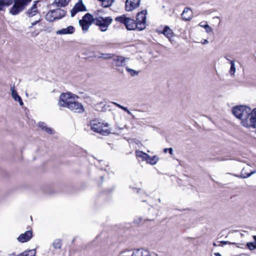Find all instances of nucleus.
Instances as JSON below:
<instances>
[{"mask_svg":"<svg viewBox=\"0 0 256 256\" xmlns=\"http://www.w3.org/2000/svg\"><path fill=\"white\" fill-rule=\"evenodd\" d=\"M114 105L115 106H116V107L124 110V112H126L128 114L130 115V116H133L132 114V112L128 110V108H126V107H124L120 104H118V103L117 102H112Z\"/></svg>","mask_w":256,"mask_h":256,"instance_id":"nucleus-27","label":"nucleus"},{"mask_svg":"<svg viewBox=\"0 0 256 256\" xmlns=\"http://www.w3.org/2000/svg\"><path fill=\"white\" fill-rule=\"evenodd\" d=\"M101 178H102V180H103V178H104V177L102 176L101 177Z\"/></svg>","mask_w":256,"mask_h":256,"instance_id":"nucleus-46","label":"nucleus"},{"mask_svg":"<svg viewBox=\"0 0 256 256\" xmlns=\"http://www.w3.org/2000/svg\"><path fill=\"white\" fill-rule=\"evenodd\" d=\"M244 169H242V172H241V174L240 175H238V174H234V176H236V177H238V178H248L250 177V176H251L253 174H254L255 172H250L248 173V174H244Z\"/></svg>","mask_w":256,"mask_h":256,"instance_id":"nucleus-26","label":"nucleus"},{"mask_svg":"<svg viewBox=\"0 0 256 256\" xmlns=\"http://www.w3.org/2000/svg\"><path fill=\"white\" fill-rule=\"evenodd\" d=\"M140 4V0H126L125 8L128 12L132 11L138 8Z\"/></svg>","mask_w":256,"mask_h":256,"instance_id":"nucleus-12","label":"nucleus"},{"mask_svg":"<svg viewBox=\"0 0 256 256\" xmlns=\"http://www.w3.org/2000/svg\"><path fill=\"white\" fill-rule=\"evenodd\" d=\"M214 254L216 256H221V254L219 252H214Z\"/></svg>","mask_w":256,"mask_h":256,"instance_id":"nucleus-40","label":"nucleus"},{"mask_svg":"<svg viewBox=\"0 0 256 256\" xmlns=\"http://www.w3.org/2000/svg\"><path fill=\"white\" fill-rule=\"evenodd\" d=\"M113 56L112 54H100V56H98V58H102L104 59H110L112 58Z\"/></svg>","mask_w":256,"mask_h":256,"instance_id":"nucleus-31","label":"nucleus"},{"mask_svg":"<svg viewBox=\"0 0 256 256\" xmlns=\"http://www.w3.org/2000/svg\"><path fill=\"white\" fill-rule=\"evenodd\" d=\"M112 18L111 16L102 17L98 16L95 18V24L100 27V29L102 32H106L107 30L108 27L112 24Z\"/></svg>","mask_w":256,"mask_h":256,"instance_id":"nucleus-5","label":"nucleus"},{"mask_svg":"<svg viewBox=\"0 0 256 256\" xmlns=\"http://www.w3.org/2000/svg\"><path fill=\"white\" fill-rule=\"evenodd\" d=\"M162 33L168 38H170L172 36L173 32L172 30L168 26H166L164 27Z\"/></svg>","mask_w":256,"mask_h":256,"instance_id":"nucleus-24","label":"nucleus"},{"mask_svg":"<svg viewBox=\"0 0 256 256\" xmlns=\"http://www.w3.org/2000/svg\"><path fill=\"white\" fill-rule=\"evenodd\" d=\"M158 160V158L156 156H150L148 155V158H146V162L150 164L154 165L156 164Z\"/></svg>","mask_w":256,"mask_h":256,"instance_id":"nucleus-22","label":"nucleus"},{"mask_svg":"<svg viewBox=\"0 0 256 256\" xmlns=\"http://www.w3.org/2000/svg\"><path fill=\"white\" fill-rule=\"evenodd\" d=\"M220 242L222 244H234V245H236L238 248H242V247H240V246H238V244H236V242H230L228 241H221Z\"/></svg>","mask_w":256,"mask_h":256,"instance_id":"nucleus-36","label":"nucleus"},{"mask_svg":"<svg viewBox=\"0 0 256 256\" xmlns=\"http://www.w3.org/2000/svg\"><path fill=\"white\" fill-rule=\"evenodd\" d=\"M126 70L128 72L130 73L132 76H137L139 73L138 72L136 71L133 69L130 68L128 67L126 68Z\"/></svg>","mask_w":256,"mask_h":256,"instance_id":"nucleus-32","label":"nucleus"},{"mask_svg":"<svg viewBox=\"0 0 256 256\" xmlns=\"http://www.w3.org/2000/svg\"><path fill=\"white\" fill-rule=\"evenodd\" d=\"M66 11L61 8H56L52 10V14L53 13V16L55 20L60 19L64 17L66 14Z\"/></svg>","mask_w":256,"mask_h":256,"instance_id":"nucleus-14","label":"nucleus"},{"mask_svg":"<svg viewBox=\"0 0 256 256\" xmlns=\"http://www.w3.org/2000/svg\"><path fill=\"white\" fill-rule=\"evenodd\" d=\"M38 126L49 134H52L54 133V130L48 127L44 122H40L38 123Z\"/></svg>","mask_w":256,"mask_h":256,"instance_id":"nucleus-19","label":"nucleus"},{"mask_svg":"<svg viewBox=\"0 0 256 256\" xmlns=\"http://www.w3.org/2000/svg\"><path fill=\"white\" fill-rule=\"evenodd\" d=\"M74 96L71 92L62 93L60 96L58 104L60 106L67 108L68 104H70L74 100L72 96Z\"/></svg>","mask_w":256,"mask_h":256,"instance_id":"nucleus-8","label":"nucleus"},{"mask_svg":"<svg viewBox=\"0 0 256 256\" xmlns=\"http://www.w3.org/2000/svg\"><path fill=\"white\" fill-rule=\"evenodd\" d=\"M86 8L82 0H79L70 11L71 16L74 17L79 12H86Z\"/></svg>","mask_w":256,"mask_h":256,"instance_id":"nucleus-11","label":"nucleus"},{"mask_svg":"<svg viewBox=\"0 0 256 256\" xmlns=\"http://www.w3.org/2000/svg\"><path fill=\"white\" fill-rule=\"evenodd\" d=\"M246 246L250 250L256 249V244L254 242H247Z\"/></svg>","mask_w":256,"mask_h":256,"instance_id":"nucleus-33","label":"nucleus"},{"mask_svg":"<svg viewBox=\"0 0 256 256\" xmlns=\"http://www.w3.org/2000/svg\"><path fill=\"white\" fill-rule=\"evenodd\" d=\"M74 28L72 26H70L66 28H62L58 30L56 33L57 34H68L74 33Z\"/></svg>","mask_w":256,"mask_h":256,"instance_id":"nucleus-16","label":"nucleus"},{"mask_svg":"<svg viewBox=\"0 0 256 256\" xmlns=\"http://www.w3.org/2000/svg\"><path fill=\"white\" fill-rule=\"evenodd\" d=\"M232 112L236 118L241 120V124L244 126L251 127L252 110L250 108L242 105L237 106L232 108Z\"/></svg>","mask_w":256,"mask_h":256,"instance_id":"nucleus-2","label":"nucleus"},{"mask_svg":"<svg viewBox=\"0 0 256 256\" xmlns=\"http://www.w3.org/2000/svg\"><path fill=\"white\" fill-rule=\"evenodd\" d=\"M53 15V13L52 14V10H50L46 16V20L50 22H52L55 20H56Z\"/></svg>","mask_w":256,"mask_h":256,"instance_id":"nucleus-29","label":"nucleus"},{"mask_svg":"<svg viewBox=\"0 0 256 256\" xmlns=\"http://www.w3.org/2000/svg\"><path fill=\"white\" fill-rule=\"evenodd\" d=\"M12 96L16 102H18L20 106H24V102L21 97L18 94L16 90L14 88V86H10Z\"/></svg>","mask_w":256,"mask_h":256,"instance_id":"nucleus-15","label":"nucleus"},{"mask_svg":"<svg viewBox=\"0 0 256 256\" xmlns=\"http://www.w3.org/2000/svg\"><path fill=\"white\" fill-rule=\"evenodd\" d=\"M141 221H142L141 218H140V220H139L138 222H136V221L134 220V222L138 223V222H140Z\"/></svg>","mask_w":256,"mask_h":256,"instance_id":"nucleus-43","label":"nucleus"},{"mask_svg":"<svg viewBox=\"0 0 256 256\" xmlns=\"http://www.w3.org/2000/svg\"><path fill=\"white\" fill-rule=\"evenodd\" d=\"M217 160H220V161H222V160H226V159H224V158H217Z\"/></svg>","mask_w":256,"mask_h":256,"instance_id":"nucleus-39","label":"nucleus"},{"mask_svg":"<svg viewBox=\"0 0 256 256\" xmlns=\"http://www.w3.org/2000/svg\"><path fill=\"white\" fill-rule=\"evenodd\" d=\"M168 152L170 154L172 155L173 154V149H172V148H168Z\"/></svg>","mask_w":256,"mask_h":256,"instance_id":"nucleus-38","label":"nucleus"},{"mask_svg":"<svg viewBox=\"0 0 256 256\" xmlns=\"http://www.w3.org/2000/svg\"><path fill=\"white\" fill-rule=\"evenodd\" d=\"M190 8H184L182 13V19L184 20L188 21L191 20L190 15L187 16V14L190 12Z\"/></svg>","mask_w":256,"mask_h":256,"instance_id":"nucleus-21","label":"nucleus"},{"mask_svg":"<svg viewBox=\"0 0 256 256\" xmlns=\"http://www.w3.org/2000/svg\"><path fill=\"white\" fill-rule=\"evenodd\" d=\"M208 41L207 40H205L204 44H208Z\"/></svg>","mask_w":256,"mask_h":256,"instance_id":"nucleus-44","label":"nucleus"},{"mask_svg":"<svg viewBox=\"0 0 256 256\" xmlns=\"http://www.w3.org/2000/svg\"><path fill=\"white\" fill-rule=\"evenodd\" d=\"M66 108L76 113L82 114L84 111V108L82 104L74 100L70 104H68V106Z\"/></svg>","mask_w":256,"mask_h":256,"instance_id":"nucleus-9","label":"nucleus"},{"mask_svg":"<svg viewBox=\"0 0 256 256\" xmlns=\"http://www.w3.org/2000/svg\"><path fill=\"white\" fill-rule=\"evenodd\" d=\"M52 245L54 248L60 249L62 247V240L60 239H56L53 242Z\"/></svg>","mask_w":256,"mask_h":256,"instance_id":"nucleus-28","label":"nucleus"},{"mask_svg":"<svg viewBox=\"0 0 256 256\" xmlns=\"http://www.w3.org/2000/svg\"><path fill=\"white\" fill-rule=\"evenodd\" d=\"M132 256H151L150 254L146 250L139 248L136 250L132 253Z\"/></svg>","mask_w":256,"mask_h":256,"instance_id":"nucleus-17","label":"nucleus"},{"mask_svg":"<svg viewBox=\"0 0 256 256\" xmlns=\"http://www.w3.org/2000/svg\"><path fill=\"white\" fill-rule=\"evenodd\" d=\"M230 68L229 72L230 75L232 76V75H234V72H236V67H235L234 62V60H230Z\"/></svg>","mask_w":256,"mask_h":256,"instance_id":"nucleus-30","label":"nucleus"},{"mask_svg":"<svg viewBox=\"0 0 256 256\" xmlns=\"http://www.w3.org/2000/svg\"><path fill=\"white\" fill-rule=\"evenodd\" d=\"M168 151V148H166L164 149V152L166 153Z\"/></svg>","mask_w":256,"mask_h":256,"instance_id":"nucleus-41","label":"nucleus"},{"mask_svg":"<svg viewBox=\"0 0 256 256\" xmlns=\"http://www.w3.org/2000/svg\"><path fill=\"white\" fill-rule=\"evenodd\" d=\"M31 0H0V11L4 10L5 7H8L14 3L10 10V13L16 16L22 12Z\"/></svg>","mask_w":256,"mask_h":256,"instance_id":"nucleus-1","label":"nucleus"},{"mask_svg":"<svg viewBox=\"0 0 256 256\" xmlns=\"http://www.w3.org/2000/svg\"><path fill=\"white\" fill-rule=\"evenodd\" d=\"M112 64L116 68L124 67L126 65V60L128 58H125L122 56H116L113 54L112 58Z\"/></svg>","mask_w":256,"mask_h":256,"instance_id":"nucleus-10","label":"nucleus"},{"mask_svg":"<svg viewBox=\"0 0 256 256\" xmlns=\"http://www.w3.org/2000/svg\"><path fill=\"white\" fill-rule=\"evenodd\" d=\"M90 126L91 129L94 132L99 133L102 135L107 136L110 132V129L108 128V124H104L102 123L98 122L96 120H94L90 122Z\"/></svg>","mask_w":256,"mask_h":256,"instance_id":"nucleus-3","label":"nucleus"},{"mask_svg":"<svg viewBox=\"0 0 256 256\" xmlns=\"http://www.w3.org/2000/svg\"><path fill=\"white\" fill-rule=\"evenodd\" d=\"M79 24L84 32H86L92 24H95V18L90 13H86L82 20H79Z\"/></svg>","mask_w":256,"mask_h":256,"instance_id":"nucleus-6","label":"nucleus"},{"mask_svg":"<svg viewBox=\"0 0 256 256\" xmlns=\"http://www.w3.org/2000/svg\"><path fill=\"white\" fill-rule=\"evenodd\" d=\"M228 60H230L226 57V56H225L224 57Z\"/></svg>","mask_w":256,"mask_h":256,"instance_id":"nucleus-45","label":"nucleus"},{"mask_svg":"<svg viewBox=\"0 0 256 256\" xmlns=\"http://www.w3.org/2000/svg\"><path fill=\"white\" fill-rule=\"evenodd\" d=\"M251 127L256 128V108L252 110L250 114Z\"/></svg>","mask_w":256,"mask_h":256,"instance_id":"nucleus-20","label":"nucleus"},{"mask_svg":"<svg viewBox=\"0 0 256 256\" xmlns=\"http://www.w3.org/2000/svg\"><path fill=\"white\" fill-rule=\"evenodd\" d=\"M146 10H142L137 14L136 22L138 25V30H142L146 28Z\"/></svg>","mask_w":256,"mask_h":256,"instance_id":"nucleus-7","label":"nucleus"},{"mask_svg":"<svg viewBox=\"0 0 256 256\" xmlns=\"http://www.w3.org/2000/svg\"><path fill=\"white\" fill-rule=\"evenodd\" d=\"M70 0H54V3L58 7H64L68 4Z\"/></svg>","mask_w":256,"mask_h":256,"instance_id":"nucleus-23","label":"nucleus"},{"mask_svg":"<svg viewBox=\"0 0 256 256\" xmlns=\"http://www.w3.org/2000/svg\"><path fill=\"white\" fill-rule=\"evenodd\" d=\"M115 20L124 24L128 30H138V25L136 20L126 17L124 14L117 16Z\"/></svg>","mask_w":256,"mask_h":256,"instance_id":"nucleus-4","label":"nucleus"},{"mask_svg":"<svg viewBox=\"0 0 256 256\" xmlns=\"http://www.w3.org/2000/svg\"><path fill=\"white\" fill-rule=\"evenodd\" d=\"M136 156L137 157L142 158V160H146L147 158H148V154L142 151H136Z\"/></svg>","mask_w":256,"mask_h":256,"instance_id":"nucleus-25","label":"nucleus"},{"mask_svg":"<svg viewBox=\"0 0 256 256\" xmlns=\"http://www.w3.org/2000/svg\"><path fill=\"white\" fill-rule=\"evenodd\" d=\"M200 26L204 28V29L206 30V31L207 33H210V32H212V28L208 24H206L204 25H200Z\"/></svg>","mask_w":256,"mask_h":256,"instance_id":"nucleus-35","label":"nucleus"},{"mask_svg":"<svg viewBox=\"0 0 256 256\" xmlns=\"http://www.w3.org/2000/svg\"><path fill=\"white\" fill-rule=\"evenodd\" d=\"M38 12L37 9L36 2H35L32 4L30 8L28 9L26 12V14L28 17H32L34 16Z\"/></svg>","mask_w":256,"mask_h":256,"instance_id":"nucleus-18","label":"nucleus"},{"mask_svg":"<svg viewBox=\"0 0 256 256\" xmlns=\"http://www.w3.org/2000/svg\"><path fill=\"white\" fill-rule=\"evenodd\" d=\"M212 245H213V246H218L217 244H216V242H213Z\"/></svg>","mask_w":256,"mask_h":256,"instance_id":"nucleus-42","label":"nucleus"},{"mask_svg":"<svg viewBox=\"0 0 256 256\" xmlns=\"http://www.w3.org/2000/svg\"><path fill=\"white\" fill-rule=\"evenodd\" d=\"M32 237V230H29L20 234L17 240L18 242L24 243L29 241Z\"/></svg>","mask_w":256,"mask_h":256,"instance_id":"nucleus-13","label":"nucleus"},{"mask_svg":"<svg viewBox=\"0 0 256 256\" xmlns=\"http://www.w3.org/2000/svg\"><path fill=\"white\" fill-rule=\"evenodd\" d=\"M24 252H26V254H24L25 256H35L36 254V250L34 249L24 251Z\"/></svg>","mask_w":256,"mask_h":256,"instance_id":"nucleus-34","label":"nucleus"},{"mask_svg":"<svg viewBox=\"0 0 256 256\" xmlns=\"http://www.w3.org/2000/svg\"><path fill=\"white\" fill-rule=\"evenodd\" d=\"M158 201L160 202V200L159 198L158 199Z\"/></svg>","mask_w":256,"mask_h":256,"instance_id":"nucleus-47","label":"nucleus"},{"mask_svg":"<svg viewBox=\"0 0 256 256\" xmlns=\"http://www.w3.org/2000/svg\"><path fill=\"white\" fill-rule=\"evenodd\" d=\"M41 20L39 19L38 20H36L32 23L31 26L29 27L30 28H32L34 26L36 25L38 23L40 22Z\"/></svg>","mask_w":256,"mask_h":256,"instance_id":"nucleus-37","label":"nucleus"}]
</instances>
